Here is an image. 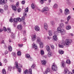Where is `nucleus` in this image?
Masks as SVG:
<instances>
[{"label":"nucleus","instance_id":"15","mask_svg":"<svg viewBox=\"0 0 74 74\" xmlns=\"http://www.w3.org/2000/svg\"><path fill=\"white\" fill-rule=\"evenodd\" d=\"M33 48H35V49H36L38 48V47L37 46V45L35 44V43H34V42L33 44Z\"/></svg>","mask_w":74,"mask_h":74},{"label":"nucleus","instance_id":"56","mask_svg":"<svg viewBox=\"0 0 74 74\" xmlns=\"http://www.w3.org/2000/svg\"><path fill=\"white\" fill-rule=\"evenodd\" d=\"M9 21L10 22H11V23H12V22H13V20H12V18H10L9 20Z\"/></svg>","mask_w":74,"mask_h":74},{"label":"nucleus","instance_id":"47","mask_svg":"<svg viewBox=\"0 0 74 74\" xmlns=\"http://www.w3.org/2000/svg\"><path fill=\"white\" fill-rule=\"evenodd\" d=\"M4 12V10L3 9H0V13H3Z\"/></svg>","mask_w":74,"mask_h":74},{"label":"nucleus","instance_id":"5","mask_svg":"<svg viewBox=\"0 0 74 74\" xmlns=\"http://www.w3.org/2000/svg\"><path fill=\"white\" fill-rule=\"evenodd\" d=\"M48 11V8L47 7H45L43 8L42 10V12H44L45 14H47V12Z\"/></svg>","mask_w":74,"mask_h":74},{"label":"nucleus","instance_id":"55","mask_svg":"<svg viewBox=\"0 0 74 74\" xmlns=\"http://www.w3.org/2000/svg\"><path fill=\"white\" fill-rule=\"evenodd\" d=\"M22 4H25V1H23L21 2Z\"/></svg>","mask_w":74,"mask_h":74},{"label":"nucleus","instance_id":"62","mask_svg":"<svg viewBox=\"0 0 74 74\" xmlns=\"http://www.w3.org/2000/svg\"><path fill=\"white\" fill-rule=\"evenodd\" d=\"M8 53V52L7 51H5V55L6 54H7Z\"/></svg>","mask_w":74,"mask_h":74},{"label":"nucleus","instance_id":"59","mask_svg":"<svg viewBox=\"0 0 74 74\" xmlns=\"http://www.w3.org/2000/svg\"><path fill=\"white\" fill-rule=\"evenodd\" d=\"M26 12H25L24 13H23V16L24 17H25V16H26Z\"/></svg>","mask_w":74,"mask_h":74},{"label":"nucleus","instance_id":"3","mask_svg":"<svg viewBox=\"0 0 74 74\" xmlns=\"http://www.w3.org/2000/svg\"><path fill=\"white\" fill-rule=\"evenodd\" d=\"M27 73V74H32V70L31 69H29L28 72V70H26L25 71H24V74H26Z\"/></svg>","mask_w":74,"mask_h":74},{"label":"nucleus","instance_id":"43","mask_svg":"<svg viewBox=\"0 0 74 74\" xmlns=\"http://www.w3.org/2000/svg\"><path fill=\"white\" fill-rule=\"evenodd\" d=\"M58 31L59 32V33H60V31H61V28H60V27H58L57 29Z\"/></svg>","mask_w":74,"mask_h":74},{"label":"nucleus","instance_id":"21","mask_svg":"<svg viewBox=\"0 0 74 74\" xmlns=\"http://www.w3.org/2000/svg\"><path fill=\"white\" fill-rule=\"evenodd\" d=\"M46 49L47 51L49 52H50V47H49V46L48 45L46 47Z\"/></svg>","mask_w":74,"mask_h":74},{"label":"nucleus","instance_id":"42","mask_svg":"<svg viewBox=\"0 0 74 74\" xmlns=\"http://www.w3.org/2000/svg\"><path fill=\"white\" fill-rule=\"evenodd\" d=\"M12 69V67L11 66H9L8 67V70L9 71H11Z\"/></svg>","mask_w":74,"mask_h":74},{"label":"nucleus","instance_id":"26","mask_svg":"<svg viewBox=\"0 0 74 74\" xmlns=\"http://www.w3.org/2000/svg\"><path fill=\"white\" fill-rule=\"evenodd\" d=\"M71 27L70 25H68L66 27V30H70V29H71Z\"/></svg>","mask_w":74,"mask_h":74},{"label":"nucleus","instance_id":"10","mask_svg":"<svg viewBox=\"0 0 74 74\" xmlns=\"http://www.w3.org/2000/svg\"><path fill=\"white\" fill-rule=\"evenodd\" d=\"M32 40L33 41H34L35 40H36V38H37V36L36 35H32Z\"/></svg>","mask_w":74,"mask_h":74},{"label":"nucleus","instance_id":"41","mask_svg":"<svg viewBox=\"0 0 74 74\" xmlns=\"http://www.w3.org/2000/svg\"><path fill=\"white\" fill-rule=\"evenodd\" d=\"M31 7L32 9H34L35 8V6L33 4H32L31 5Z\"/></svg>","mask_w":74,"mask_h":74},{"label":"nucleus","instance_id":"25","mask_svg":"<svg viewBox=\"0 0 74 74\" xmlns=\"http://www.w3.org/2000/svg\"><path fill=\"white\" fill-rule=\"evenodd\" d=\"M40 48H43V43L42 42H40L39 44Z\"/></svg>","mask_w":74,"mask_h":74},{"label":"nucleus","instance_id":"45","mask_svg":"<svg viewBox=\"0 0 74 74\" xmlns=\"http://www.w3.org/2000/svg\"><path fill=\"white\" fill-rule=\"evenodd\" d=\"M40 3H41V4H43L44 3V0H40Z\"/></svg>","mask_w":74,"mask_h":74},{"label":"nucleus","instance_id":"64","mask_svg":"<svg viewBox=\"0 0 74 74\" xmlns=\"http://www.w3.org/2000/svg\"><path fill=\"white\" fill-rule=\"evenodd\" d=\"M4 62H5V63H7V60L5 59H4Z\"/></svg>","mask_w":74,"mask_h":74},{"label":"nucleus","instance_id":"27","mask_svg":"<svg viewBox=\"0 0 74 74\" xmlns=\"http://www.w3.org/2000/svg\"><path fill=\"white\" fill-rule=\"evenodd\" d=\"M47 55L49 58H50V57H51L52 55V53L51 52H49L48 53Z\"/></svg>","mask_w":74,"mask_h":74},{"label":"nucleus","instance_id":"61","mask_svg":"<svg viewBox=\"0 0 74 74\" xmlns=\"http://www.w3.org/2000/svg\"><path fill=\"white\" fill-rule=\"evenodd\" d=\"M6 31H7L8 33H10V32H11V29H7Z\"/></svg>","mask_w":74,"mask_h":74},{"label":"nucleus","instance_id":"28","mask_svg":"<svg viewBox=\"0 0 74 74\" xmlns=\"http://www.w3.org/2000/svg\"><path fill=\"white\" fill-rule=\"evenodd\" d=\"M41 63L43 65H45L46 64V62L45 60H42Z\"/></svg>","mask_w":74,"mask_h":74},{"label":"nucleus","instance_id":"2","mask_svg":"<svg viewBox=\"0 0 74 74\" xmlns=\"http://www.w3.org/2000/svg\"><path fill=\"white\" fill-rule=\"evenodd\" d=\"M14 65L17 69H18V72L21 73V69L20 67H22V66L21 65V64H18V63L17 62H15Z\"/></svg>","mask_w":74,"mask_h":74},{"label":"nucleus","instance_id":"38","mask_svg":"<svg viewBox=\"0 0 74 74\" xmlns=\"http://www.w3.org/2000/svg\"><path fill=\"white\" fill-rule=\"evenodd\" d=\"M37 39H38L37 40V42H40V41H41V40H40V37H38L37 38Z\"/></svg>","mask_w":74,"mask_h":74},{"label":"nucleus","instance_id":"53","mask_svg":"<svg viewBox=\"0 0 74 74\" xmlns=\"http://www.w3.org/2000/svg\"><path fill=\"white\" fill-rule=\"evenodd\" d=\"M19 2H18L16 3V7H18L19 6Z\"/></svg>","mask_w":74,"mask_h":74},{"label":"nucleus","instance_id":"8","mask_svg":"<svg viewBox=\"0 0 74 74\" xmlns=\"http://www.w3.org/2000/svg\"><path fill=\"white\" fill-rule=\"evenodd\" d=\"M70 13V11L69 9H66L65 10L64 12V14L65 15H67L68 14H69Z\"/></svg>","mask_w":74,"mask_h":74},{"label":"nucleus","instance_id":"24","mask_svg":"<svg viewBox=\"0 0 74 74\" xmlns=\"http://www.w3.org/2000/svg\"><path fill=\"white\" fill-rule=\"evenodd\" d=\"M12 8L14 11H16V6H15L12 5Z\"/></svg>","mask_w":74,"mask_h":74},{"label":"nucleus","instance_id":"31","mask_svg":"<svg viewBox=\"0 0 74 74\" xmlns=\"http://www.w3.org/2000/svg\"><path fill=\"white\" fill-rule=\"evenodd\" d=\"M17 54L18 56H21L22 54L21 52L20 51H19L17 52Z\"/></svg>","mask_w":74,"mask_h":74},{"label":"nucleus","instance_id":"6","mask_svg":"<svg viewBox=\"0 0 74 74\" xmlns=\"http://www.w3.org/2000/svg\"><path fill=\"white\" fill-rule=\"evenodd\" d=\"M64 74H73L72 72H70L68 70L67 68H64Z\"/></svg>","mask_w":74,"mask_h":74},{"label":"nucleus","instance_id":"48","mask_svg":"<svg viewBox=\"0 0 74 74\" xmlns=\"http://www.w3.org/2000/svg\"><path fill=\"white\" fill-rule=\"evenodd\" d=\"M64 63H65V62H62V67H64Z\"/></svg>","mask_w":74,"mask_h":74},{"label":"nucleus","instance_id":"29","mask_svg":"<svg viewBox=\"0 0 74 74\" xmlns=\"http://www.w3.org/2000/svg\"><path fill=\"white\" fill-rule=\"evenodd\" d=\"M8 6L7 5H5L4 7V8L5 10H6L8 9Z\"/></svg>","mask_w":74,"mask_h":74},{"label":"nucleus","instance_id":"49","mask_svg":"<svg viewBox=\"0 0 74 74\" xmlns=\"http://www.w3.org/2000/svg\"><path fill=\"white\" fill-rule=\"evenodd\" d=\"M58 32L57 31H55L54 32V34H56V35H58Z\"/></svg>","mask_w":74,"mask_h":74},{"label":"nucleus","instance_id":"58","mask_svg":"<svg viewBox=\"0 0 74 74\" xmlns=\"http://www.w3.org/2000/svg\"><path fill=\"white\" fill-rule=\"evenodd\" d=\"M23 41L24 42H26V38L25 37H24L23 38Z\"/></svg>","mask_w":74,"mask_h":74},{"label":"nucleus","instance_id":"34","mask_svg":"<svg viewBox=\"0 0 74 74\" xmlns=\"http://www.w3.org/2000/svg\"><path fill=\"white\" fill-rule=\"evenodd\" d=\"M66 63H68V64H70L71 63V62L70 61V60H67L66 61Z\"/></svg>","mask_w":74,"mask_h":74},{"label":"nucleus","instance_id":"23","mask_svg":"<svg viewBox=\"0 0 74 74\" xmlns=\"http://www.w3.org/2000/svg\"><path fill=\"white\" fill-rule=\"evenodd\" d=\"M59 53L60 54H63L64 53V51L62 50H60L59 51Z\"/></svg>","mask_w":74,"mask_h":74},{"label":"nucleus","instance_id":"40","mask_svg":"<svg viewBox=\"0 0 74 74\" xmlns=\"http://www.w3.org/2000/svg\"><path fill=\"white\" fill-rule=\"evenodd\" d=\"M35 66H36L35 64H33L31 66L32 69H34L35 67Z\"/></svg>","mask_w":74,"mask_h":74},{"label":"nucleus","instance_id":"54","mask_svg":"<svg viewBox=\"0 0 74 74\" xmlns=\"http://www.w3.org/2000/svg\"><path fill=\"white\" fill-rule=\"evenodd\" d=\"M59 46L60 48H63L64 47L63 45H59Z\"/></svg>","mask_w":74,"mask_h":74},{"label":"nucleus","instance_id":"52","mask_svg":"<svg viewBox=\"0 0 74 74\" xmlns=\"http://www.w3.org/2000/svg\"><path fill=\"white\" fill-rule=\"evenodd\" d=\"M18 45L19 47H22L23 45L22 44H18Z\"/></svg>","mask_w":74,"mask_h":74},{"label":"nucleus","instance_id":"7","mask_svg":"<svg viewBox=\"0 0 74 74\" xmlns=\"http://www.w3.org/2000/svg\"><path fill=\"white\" fill-rule=\"evenodd\" d=\"M17 19L19 22H23L25 21V17H24V16L22 17L21 18H20L19 17H18L17 18Z\"/></svg>","mask_w":74,"mask_h":74},{"label":"nucleus","instance_id":"36","mask_svg":"<svg viewBox=\"0 0 74 74\" xmlns=\"http://www.w3.org/2000/svg\"><path fill=\"white\" fill-rule=\"evenodd\" d=\"M2 73L3 74H6V71L5 69H3L2 70Z\"/></svg>","mask_w":74,"mask_h":74},{"label":"nucleus","instance_id":"1","mask_svg":"<svg viewBox=\"0 0 74 74\" xmlns=\"http://www.w3.org/2000/svg\"><path fill=\"white\" fill-rule=\"evenodd\" d=\"M72 42H73L72 40L66 39L65 41L64 42L63 44L64 45H67V46H69L71 45V44Z\"/></svg>","mask_w":74,"mask_h":74},{"label":"nucleus","instance_id":"30","mask_svg":"<svg viewBox=\"0 0 74 74\" xmlns=\"http://www.w3.org/2000/svg\"><path fill=\"white\" fill-rule=\"evenodd\" d=\"M58 7V5L56 4H55L53 6V8H57Z\"/></svg>","mask_w":74,"mask_h":74},{"label":"nucleus","instance_id":"33","mask_svg":"<svg viewBox=\"0 0 74 74\" xmlns=\"http://www.w3.org/2000/svg\"><path fill=\"white\" fill-rule=\"evenodd\" d=\"M50 24L52 26H53L55 25V23L53 21H50Z\"/></svg>","mask_w":74,"mask_h":74},{"label":"nucleus","instance_id":"12","mask_svg":"<svg viewBox=\"0 0 74 74\" xmlns=\"http://www.w3.org/2000/svg\"><path fill=\"white\" fill-rule=\"evenodd\" d=\"M17 28L20 30H21L22 29V25H18L17 26Z\"/></svg>","mask_w":74,"mask_h":74},{"label":"nucleus","instance_id":"51","mask_svg":"<svg viewBox=\"0 0 74 74\" xmlns=\"http://www.w3.org/2000/svg\"><path fill=\"white\" fill-rule=\"evenodd\" d=\"M3 29L4 32H6L7 31V28L5 27H3Z\"/></svg>","mask_w":74,"mask_h":74},{"label":"nucleus","instance_id":"60","mask_svg":"<svg viewBox=\"0 0 74 74\" xmlns=\"http://www.w3.org/2000/svg\"><path fill=\"white\" fill-rule=\"evenodd\" d=\"M51 49H54V46L51 45Z\"/></svg>","mask_w":74,"mask_h":74},{"label":"nucleus","instance_id":"4","mask_svg":"<svg viewBox=\"0 0 74 74\" xmlns=\"http://www.w3.org/2000/svg\"><path fill=\"white\" fill-rule=\"evenodd\" d=\"M52 69L53 71H57V70H58V67L56 66V65L55 63H54L53 64Z\"/></svg>","mask_w":74,"mask_h":74},{"label":"nucleus","instance_id":"14","mask_svg":"<svg viewBox=\"0 0 74 74\" xmlns=\"http://www.w3.org/2000/svg\"><path fill=\"white\" fill-rule=\"evenodd\" d=\"M48 27V24L46 23H45L44 24V28L46 30H47Z\"/></svg>","mask_w":74,"mask_h":74},{"label":"nucleus","instance_id":"9","mask_svg":"<svg viewBox=\"0 0 74 74\" xmlns=\"http://www.w3.org/2000/svg\"><path fill=\"white\" fill-rule=\"evenodd\" d=\"M59 33H60L61 35H64L66 34V30L62 29H61Z\"/></svg>","mask_w":74,"mask_h":74},{"label":"nucleus","instance_id":"63","mask_svg":"<svg viewBox=\"0 0 74 74\" xmlns=\"http://www.w3.org/2000/svg\"><path fill=\"white\" fill-rule=\"evenodd\" d=\"M23 34L24 36H25V34H26V31L24 30L23 31Z\"/></svg>","mask_w":74,"mask_h":74},{"label":"nucleus","instance_id":"22","mask_svg":"<svg viewBox=\"0 0 74 74\" xmlns=\"http://www.w3.org/2000/svg\"><path fill=\"white\" fill-rule=\"evenodd\" d=\"M48 33L49 36H51L52 35V31L51 30H49L48 31Z\"/></svg>","mask_w":74,"mask_h":74},{"label":"nucleus","instance_id":"32","mask_svg":"<svg viewBox=\"0 0 74 74\" xmlns=\"http://www.w3.org/2000/svg\"><path fill=\"white\" fill-rule=\"evenodd\" d=\"M13 21L14 22V23H17L18 22V19H17V18L16 19L14 18L13 19Z\"/></svg>","mask_w":74,"mask_h":74},{"label":"nucleus","instance_id":"13","mask_svg":"<svg viewBox=\"0 0 74 74\" xmlns=\"http://www.w3.org/2000/svg\"><path fill=\"white\" fill-rule=\"evenodd\" d=\"M7 0H0V5L2 3H7Z\"/></svg>","mask_w":74,"mask_h":74},{"label":"nucleus","instance_id":"20","mask_svg":"<svg viewBox=\"0 0 74 74\" xmlns=\"http://www.w3.org/2000/svg\"><path fill=\"white\" fill-rule=\"evenodd\" d=\"M12 55L13 56V58H16V53L15 52H13L12 53Z\"/></svg>","mask_w":74,"mask_h":74},{"label":"nucleus","instance_id":"17","mask_svg":"<svg viewBox=\"0 0 74 74\" xmlns=\"http://www.w3.org/2000/svg\"><path fill=\"white\" fill-rule=\"evenodd\" d=\"M59 26L61 28H63L64 27V25L63 23H60L59 25Z\"/></svg>","mask_w":74,"mask_h":74},{"label":"nucleus","instance_id":"50","mask_svg":"<svg viewBox=\"0 0 74 74\" xmlns=\"http://www.w3.org/2000/svg\"><path fill=\"white\" fill-rule=\"evenodd\" d=\"M28 60L30 61H32V60H33V58L32 57H30L29 58Z\"/></svg>","mask_w":74,"mask_h":74},{"label":"nucleus","instance_id":"57","mask_svg":"<svg viewBox=\"0 0 74 74\" xmlns=\"http://www.w3.org/2000/svg\"><path fill=\"white\" fill-rule=\"evenodd\" d=\"M15 35L14 34H11V37H12V38H14V37H15Z\"/></svg>","mask_w":74,"mask_h":74},{"label":"nucleus","instance_id":"46","mask_svg":"<svg viewBox=\"0 0 74 74\" xmlns=\"http://www.w3.org/2000/svg\"><path fill=\"white\" fill-rule=\"evenodd\" d=\"M17 11L18 12H20L21 11V9L20 8H18L17 9Z\"/></svg>","mask_w":74,"mask_h":74},{"label":"nucleus","instance_id":"37","mask_svg":"<svg viewBox=\"0 0 74 74\" xmlns=\"http://www.w3.org/2000/svg\"><path fill=\"white\" fill-rule=\"evenodd\" d=\"M40 54L42 55H44V51L42 50H41L40 51Z\"/></svg>","mask_w":74,"mask_h":74},{"label":"nucleus","instance_id":"44","mask_svg":"<svg viewBox=\"0 0 74 74\" xmlns=\"http://www.w3.org/2000/svg\"><path fill=\"white\" fill-rule=\"evenodd\" d=\"M71 18V16H68L67 18V21H69V20H70V19Z\"/></svg>","mask_w":74,"mask_h":74},{"label":"nucleus","instance_id":"19","mask_svg":"<svg viewBox=\"0 0 74 74\" xmlns=\"http://www.w3.org/2000/svg\"><path fill=\"white\" fill-rule=\"evenodd\" d=\"M8 49L9 51L10 52H11V51H12V48L11 46H8Z\"/></svg>","mask_w":74,"mask_h":74},{"label":"nucleus","instance_id":"11","mask_svg":"<svg viewBox=\"0 0 74 74\" xmlns=\"http://www.w3.org/2000/svg\"><path fill=\"white\" fill-rule=\"evenodd\" d=\"M34 29L36 31L38 32L40 30V27L38 26H36L34 27Z\"/></svg>","mask_w":74,"mask_h":74},{"label":"nucleus","instance_id":"16","mask_svg":"<svg viewBox=\"0 0 74 74\" xmlns=\"http://www.w3.org/2000/svg\"><path fill=\"white\" fill-rule=\"evenodd\" d=\"M50 71V69L49 68H47L45 72L44 73V74H47V73H49Z\"/></svg>","mask_w":74,"mask_h":74},{"label":"nucleus","instance_id":"39","mask_svg":"<svg viewBox=\"0 0 74 74\" xmlns=\"http://www.w3.org/2000/svg\"><path fill=\"white\" fill-rule=\"evenodd\" d=\"M29 9V8L27 7L26 9H25V12H28V9Z\"/></svg>","mask_w":74,"mask_h":74},{"label":"nucleus","instance_id":"35","mask_svg":"<svg viewBox=\"0 0 74 74\" xmlns=\"http://www.w3.org/2000/svg\"><path fill=\"white\" fill-rule=\"evenodd\" d=\"M25 57H26L27 58H29L30 57V56L29 54H27L25 55Z\"/></svg>","mask_w":74,"mask_h":74},{"label":"nucleus","instance_id":"18","mask_svg":"<svg viewBox=\"0 0 74 74\" xmlns=\"http://www.w3.org/2000/svg\"><path fill=\"white\" fill-rule=\"evenodd\" d=\"M53 40L54 41H57V40H58V37L56 35H55L53 36Z\"/></svg>","mask_w":74,"mask_h":74}]
</instances>
